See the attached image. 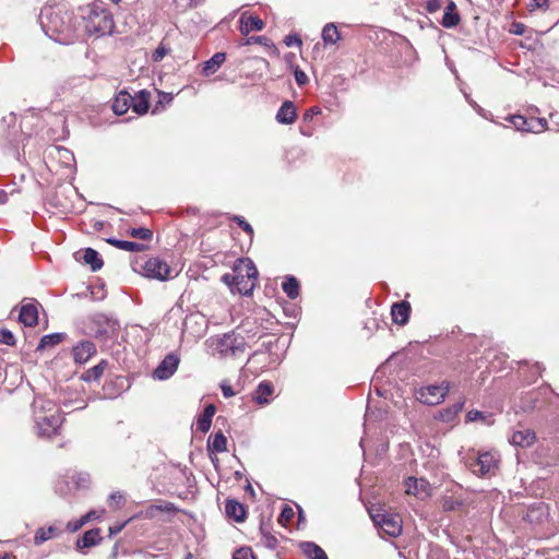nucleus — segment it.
I'll use <instances>...</instances> for the list:
<instances>
[{"mask_svg": "<svg viewBox=\"0 0 559 559\" xmlns=\"http://www.w3.org/2000/svg\"><path fill=\"white\" fill-rule=\"evenodd\" d=\"M40 25L45 34L56 43L69 45L78 38L73 14L69 11L44 9L40 13Z\"/></svg>", "mask_w": 559, "mask_h": 559, "instance_id": "f257e3e1", "label": "nucleus"}, {"mask_svg": "<svg viewBox=\"0 0 559 559\" xmlns=\"http://www.w3.org/2000/svg\"><path fill=\"white\" fill-rule=\"evenodd\" d=\"M33 412L38 436L51 438L58 433L63 419L51 401L36 399Z\"/></svg>", "mask_w": 559, "mask_h": 559, "instance_id": "f03ea898", "label": "nucleus"}, {"mask_svg": "<svg viewBox=\"0 0 559 559\" xmlns=\"http://www.w3.org/2000/svg\"><path fill=\"white\" fill-rule=\"evenodd\" d=\"M83 19L85 31L90 35L100 37L112 33L115 26L112 14L103 2L88 5Z\"/></svg>", "mask_w": 559, "mask_h": 559, "instance_id": "7ed1b4c3", "label": "nucleus"}, {"mask_svg": "<svg viewBox=\"0 0 559 559\" xmlns=\"http://www.w3.org/2000/svg\"><path fill=\"white\" fill-rule=\"evenodd\" d=\"M450 390V383L444 381L440 385L429 384L415 390V397L426 405H438L442 403Z\"/></svg>", "mask_w": 559, "mask_h": 559, "instance_id": "20e7f679", "label": "nucleus"}, {"mask_svg": "<svg viewBox=\"0 0 559 559\" xmlns=\"http://www.w3.org/2000/svg\"><path fill=\"white\" fill-rule=\"evenodd\" d=\"M498 459L495 453L484 452L467 461V466L473 474L479 477H489L498 467Z\"/></svg>", "mask_w": 559, "mask_h": 559, "instance_id": "39448f33", "label": "nucleus"}, {"mask_svg": "<svg viewBox=\"0 0 559 559\" xmlns=\"http://www.w3.org/2000/svg\"><path fill=\"white\" fill-rule=\"evenodd\" d=\"M215 348L222 355L236 356L245 352L246 344L243 337L237 336L234 333H226L217 338Z\"/></svg>", "mask_w": 559, "mask_h": 559, "instance_id": "423d86ee", "label": "nucleus"}, {"mask_svg": "<svg viewBox=\"0 0 559 559\" xmlns=\"http://www.w3.org/2000/svg\"><path fill=\"white\" fill-rule=\"evenodd\" d=\"M372 520L377 523L385 534L396 537L402 533L401 520L391 514H372Z\"/></svg>", "mask_w": 559, "mask_h": 559, "instance_id": "0eeeda50", "label": "nucleus"}, {"mask_svg": "<svg viewBox=\"0 0 559 559\" xmlns=\"http://www.w3.org/2000/svg\"><path fill=\"white\" fill-rule=\"evenodd\" d=\"M143 270L147 277L159 281L167 280L170 272L168 264L158 258L148 259L144 263Z\"/></svg>", "mask_w": 559, "mask_h": 559, "instance_id": "6e6552de", "label": "nucleus"}, {"mask_svg": "<svg viewBox=\"0 0 559 559\" xmlns=\"http://www.w3.org/2000/svg\"><path fill=\"white\" fill-rule=\"evenodd\" d=\"M179 358L175 354H168L154 370L153 376L158 380L169 379L177 370Z\"/></svg>", "mask_w": 559, "mask_h": 559, "instance_id": "1a4fd4ad", "label": "nucleus"}, {"mask_svg": "<svg viewBox=\"0 0 559 559\" xmlns=\"http://www.w3.org/2000/svg\"><path fill=\"white\" fill-rule=\"evenodd\" d=\"M96 352L95 344L88 340L81 341L72 348L73 359L79 365L87 362Z\"/></svg>", "mask_w": 559, "mask_h": 559, "instance_id": "9d476101", "label": "nucleus"}, {"mask_svg": "<svg viewBox=\"0 0 559 559\" xmlns=\"http://www.w3.org/2000/svg\"><path fill=\"white\" fill-rule=\"evenodd\" d=\"M234 273H236V281L234 285V293L237 292L241 295H251L255 284L251 278L243 275L240 265H235Z\"/></svg>", "mask_w": 559, "mask_h": 559, "instance_id": "9b49d317", "label": "nucleus"}, {"mask_svg": "<svg viewBox=\"0 0 559 559\" xmlns=\"http://www.w3.org/2000/svg\"><path fill=\"white\" fill-rule=\"evenodd\" d=\"M411 305L406 300L395 302L391 307V317L394 323L405 325L409 320Z\"/></svg>", "mask_w": 559, "mask_h": 559, "instance_id": "f8f14e48", "label": "nucleus"}, {"mask_svg": "<svg viewBox=\"0 0 559 559\" xmlns=\"http://www.w3.org/2000/svg\"><path fill=\"white\" fill-rule=\"evenodd\" d=\"M19 321L25 326H35L38 323V310L34 302L23 304L20 309Z\"/></svg>", "mask_w": 559, "mask_h": 559, "instance_id": "ddd939ff", "label": "nucleus"}, {"mask_svg": "<svg viewBox=\"0 0 559 559\" xmlns=\"http://www.w3.org/2000/svg\"><path fill=\"white\" fill-rule=\"evenodd\" d=\"M461 16L457 12L456 4L453 0H449L444 7L441 25L444 28H453L459 25Z\"/></svg>", "mask_w": 559, "mask_h": 559, "instance_id": "4468645a", "label": "nucleus"}, {"mask_svg": "<svg viewBox=\"0 0 559 559\" xmlns=\"http://www.w3.org/2000/svg\"><path fill=\"white\" fill-rule=\"evenodd\" d=\"M297 118L296 107L292 100H285L276 114V121L281 124H292Z\"/></svg>", "mask_w": 559, "mask_h": 559, "instance_id": "2eb2a0df", "label": "nucleus"}, {"mask_svg": "<svg viewBox=\"0 0 559 559\" xmlns=\"http://www.w3.org/2000/svg\"><path fill=\"white\" fill-rule=\"evenodd\" d=\"M509 440L515 447L528 448L535 442L536 435L531 429L516 430Z\"/></svg>", "mask_w": 559, "mask_h": 559, "instance_id": "dca6fc26", "label": "nucleus"}, {"mask_svg": "<svg viewBox=\"0 0 559 559\" xmlns=\"http://www.w3.org/2000/svg\"><path fill=\"white\" fill-rule=\"evenodd\" d=\"M240 31L243 35H248L253 31H262L264 27V22L257 15L247 16L246 13H242L240 16Z\"/></svg>", "mask_w": 559, "mask_h": 559, "instance_id": "f3484780", "label": "nucleus"}, {"mask_svg": "<svg viewBox=\"0 0 559 559\" xmlns=\"http://www.w3.org/2000/svg\"><path fill=\"white\" fill-rule=\"evenodd\" d=\"M0 129L2 131L3 140L8 143L13 141V135L16 131V115L14 112H10L8 116H4L0 122Z\"/></svg>", "mask_w": 559, "mask_h": 559, "instance_id": "a211bd4d", "label": "nucleus"}, {"mask_svg": "<svg viewBox=\"0 0 559 559\" xmlns=\"http://www.w3.org/2000/svg\"><path fill=\"white\" fill-rule=\"evenodd\" d=\"M100 528H92L86 531L78 540H76V549L82 550L84 548H90L96 546L100 543Z\"/></svg>", "mask_w": 559, "mask_h": 559, "instance_id": "6ab92c4d", "label": "nucleus"}, {"mask_svg": "<svg viewBox=\"0 0 559 559\" xmlns=\"http://www.w3.org/2000/svg\"><path fill=\"white\" fill-rule=\"evenodd\" d=\"M406 492L408 495L420 496L428 495L429 483L424 478L408 477L405 481Z\"/></svg>", "mask_w": 559, "mask_h": 559, "instance_id": "aec40b11", "label": "nucleus"}, {"mask_svg": "<svg viewBox=\"0 0 559 559\" xmlns=\"http://www.w3.org/2000/svg\"><path fill=\"white\" fill-rule=\"evenodd\" d=\"M132 104V95L126 91H121L115 97L112 110L116 115H123L128 111Z\"/></svg>", "mask_w": 559, "mask_h": 559, "instance_id": "412c9836", "label": "nucleus"}, {"mask_svg": "<svg viewBox=\"0 0 559 559\" xmlns=\"http://www.w3.org/2000/svg\"><path fill=\"white\" fill-rule=\"evenodd\" d=\"M131 108L138 115H144L150 108V93L140 91L135 96H132Z\"/></svg>", "mask_w": 559, "mask_h": 559, "instance_id": "4be33fe9", "label": "nucleus"}, {"mask_svg": "<svg viewBox=\"0 0 559 559\" xmlns=\"http://www.w3.org/2000/svg\"><path fill=\"white\" fill-rule=\"evenodd\" d=\"M226 60L225 52H216L203 63L202 74L209 76L214 74Z\"/></svg>", "mask_w": 559, "mask_h": 559, "instance_id": "5701e85b", "label": "nucleus"}, {"mask_svg": "<svg viewBox=\"0 0 559 559\" xmlns=\"http://www.w3.org/2000/svg\"><path fill=\"white\" fill-rule=\"evenodd\" d=\"M300 549L308 559H329L325 551L313 542H302Z\"/></svg>", "mask_w": 559, "mask_h": 559, "instance_id": "b1692460", "label": "nucleus"}, {"mask_svg": "<svg viewBox=\"0 0 559 559\" xmlns=\"http://www.w3.org/2000/svg\"><path fill=\"white\" fill-rule=\"evenodd\" d=\"M108 367V361L103 359L96 366L84 371L80 379L84 382L97 381L103 376L105 369Z\"/></svg>", "mask_w": 559, "mask_h": 559, "instance_id": "393cba45", "label": "nucleus"}, {"mask_svg": "<svg viewBox=\"0 0 559 559\" xmlns=\"http://www.w3.org/2000/svg\"><path fill=\"white\" fill-rule=\"evenodd\" d=\"M225 512L227 516L234 519L236 522H242L246 518L243 506L236 500H227L225 504Z\"/></svg>", "mask_w": 559, "mask_h": 559, "instance_id": "a878e982", "label": "nucleus"}, {"mask_svg": "<svg viewBox=\"0 0 559 559\" xmlns=\"http://www.w3.org/2000/svg\"><path fill=\"white\" fill-rule=\"evenodd\" d=\"M106 241L118 249L129 252H141L146 248L144 245L139 242L120 240L116 238H108Z\"/></svg>", "mask_w": 559, "mask_h": 559, "instance_id": "bb28decb", "label": "nucleus"}, {"mask_svg": "<svg viewBox=\"0 0 559 559\" xmlns=\"http://www.w3.org/2000/svg\"><path fill=\"white\" fill-rule=\"evenodd\" d=\"M274 388L270 382L263 381L261 382L253 395V400L258 404H267L270 402L269 396L273 394Z\"/></svg>", "mask_w": 559, "mask_h": 559, "instance_id": "cd10ccee", "label": "nucleus"}, {"mask_svg": "<svg viewBox=\"0 0 559 559\" xmlns=\"http://www.w3.org/2000/svg\"><path fill=\"white\" fill-rule=\"evenodd\" d=\"M66 337H67L66 333H51V334L44 335L40 338L36 350L41 352V350H45L46 348L53 347V346L58 345L59 343H61Z\"/></svg>", "mask_w": 559, "mask_h": 559, "instance_id": "c85d7f7f", "label": "nucleus"}, {"mask_svg": "<svg viewBox=\"0 0 559 559\" xmlns=\"http://www.w3.org/2000/svg\"><path fill=\"white\" fill-rule=\"evenodd\" d=\"M83 261L91 266L93 272L99 271L104 264L99 253L92 248H86L84 250Z\"/></svg>", "mask_w": 559, "mask_h": 559, "instance_id": "c756f323", "label": "nucleus"}, {"mask_svg": "<svg viewBox=\"0 0 559 559\" xmlns=\"http://www.w3.org/2000/svg\"><path fill=\"white\" fill-rule=\"evenodd\" d=\"M59 531L56 526H49L47 528L39 527L34 536V544L36 546H39L47 542L48 539L52 538L53 536L58 535Z\"/></svg>", "mask_w": 559, "mask_h": 559, "instance_id": "7c9ffc66", "label": "nucleus"}, {"mask_svg": "<svg viewBox=\"0 0 559 559\" xmlns=\"http://www.w3.org/2000/svg\"><path fill=\"white\" fill-rule=\"evenodd\" d=\"M175 504L171 502H162L158 504H151L144 511V516L147 519H153L157 515L158 512H173L175 511Z\"/></svg>", "mask_w": 559, "mask_h": 559, "instance_id": "2f4dec72", "label": "nucleus"}, {"mask_svg": "<svg viewBox=\"0 0 559 559\" xmlns=\"http://www.w3.org/2000/svg\"><path fill=\"white\" fill-rule=\"evenodd\" d=\"M207 449L214 452H225L227 450V439L222 431L216 432L207 442Z\"/></svg>", "mask_w": 559, "mask_h": 559, "instance_id": "473e14b6", "label": "nucleus"}, {"mask_svg": "<svg viewBox=\"0 0 559 559\" xmlns=\"http://www.w3.org/2000/svg\"><path fill=\"white\" fill-rule=\"evenodd\" d=\"M282 288L290 299H296L299 296V283L294 276H287L282 284Z\"/></svg>", "mask_w": 559, "mask_h": 559, "instance_id": "72a5a7b5", "label": "nucleus"}, {"mask_svg": "<svg viewBox=\"0 0 559 559\" xmlns=\"http://www.w3.org/2000/svg\"><path fill=\"white\" fill-rule=\"evenodd\" d=\"M510 122L519 131L535 132L536 130L535 126L532 124L531 120H527L525 117L521 115L511 116Z\"/></svg>", "mask_w": 559, "mask_h": 559, "instance_id": "f704fd0d", "label": "nucleus"}, {"mask_svg": "<svg viewBox=\"0 0 559 559\" xmlns=\"http://www.w3.org/2000/svg\"><path fill=\"white\" fill-rule=\"evenodd\" d=\"M338 39L340 33L335 24H326L322 29V40L324 44H335Z\"/></svg>", "mask_w": 559, "mask_h": 559, "instance_id": "c9c22d12", "label": "nucleus"}, {"mask_svg": "<svg viewBox=\"0 0 559 559\" xmlns=\"http://www.w3.org/2000/svg\"><path fill=\"white\" fill-rule=\"evenodd\" d=\"M466 418L468 421L484 420L487 425L492 424V415L477 409H472L467 413Z\"/></svg>", "mask_w": 559, "mask_h": 559, "instance_id": "e433bc0d", "label": "nucleus"}, {"mask_svg": "<svg viewBox=\"0 0 559 559\" xmlns=\"http://www.w3.org/2000/svg\"><path fill=\"white\" fill-rule=\"evenodd\" d=\"M239 262L242 265L241 269L242 267L245 269L243 275L247 276L248 278H251L252 281L257 280L258 270H257L254 263L249 259H247L246 261L240 260Z\"/></svg>", "mask_w": 559, "mask_h": 559, "instance_id": "4c0bfd02", "label": "nucleus"}, {"mask_svg": "<svg viewBox=\"0 0 559 559\" xmlns=\"http://www.w3.org/2000/svg\"><path fill=\"white\" fill-rule=\"evenodd\" d=\"M129 234L133 238H139L143 240H150L153 237V231L144 227L132 228L130 229Z\"/></svg>", "mask_w": 559, "mask_h": 559, "instance_id": "58836bf2", "label": "nucleus"}, {"mask_svg": "<svg viewBox=\"0 0 559 559\" xmlns=\"http://www.w3.org/2000/svg\"><path fill=\"white\" fill-rule=\"evenodd\" d=\"M251 44H259V45H263L265 47H270V48H273L274 51H276V47L275 45L265 36H251L249 37L245 45H251Z\"/></svg>", "mask_w": 559, "mask_h": 559, "instance_id": "ea45409f", "label": "nucleus"}, {"mask_svg": "<svg viewBox=\"0 0 559 559\" xmlns=\"http://www.w3.org/2000/svg\"><path fill=\"white\" fill-rule=\"evenodd\" d=\"M294 509L289 506H285L280 514L278 522L283 525H286L294 519Z\"/></svg>", "mask_w": 559, "mask_h": 559, "instance_id": "a19ab883", "label": "nucleus"}, {"mask_svg": "<svg viewBox=\"0 0 559 559\" xmlns=\"http://www.w3.org/2000/svg\"><path fill=\"white\" fill-rule=\"evenodd\" d=\"M463 506L462 501L447 497L442 500V508L444 511H455Z\"/></svg>", "mask_w": 559, "mask_h": 559, "instance_id": "79ce46f5", "label": "nucleus"}, {"mask_svg": "<svg viewBox=\"0 0 559 559\" xmlns=\"http://www.w3.org/2000/svg\"><path fill=\"white\" fill-rule=\"evenodd\" d=\"M212 425V418L200 415L197 421V430L200 432H207Z\"/></svg>", "mask_w": 559, "mask_h": 559, "instance_id": "37998d69", "label": "nucleus"}, {"mask_svg": "<svg viewBox=\"0 0 559 559\" xmlns=\"http://www.w3.org/2000/svg\"><path fill=\"white\" fill-rule=\"evenodd\" d=\"M15 337L10 330L0 329V343L9 346L15 345Z\"/></svg>", "mask_w": 559, "mask_h": 559, "instance_id": "c03bdc74", "label": "nucleus"}, {"mask_svg": "<svg viewBox=\"0 0 559 559\" xmlns=\"http://www.w3.org/2000/svg\"><path fill=\"white\" fill-rule=\"evenodd\" d=\"M233 559H254V556L251 548L241 547L234 552Z\"/></svg>", "mask_w": 559, "mask_h": 559, "instance_id": "a18cd8bd", "label": "nucleus"}, {"mask_svg": "<svg viewBox=\"0 0 559 559\" xmlns=\"http://www.w3.org/2000/svg\"><path fill=\"white\" fill-rule=\"evenodd\" d=\"M234 222L237 223V225L242 228L243 231H246L249 236L253 235V228L252 226L242 217V216H234Z\"/></svg>", "mask_w": 559, "mask_h": 559, "instance_id": "49530a36", "label": "nucleus"}, {"mask_svg": "<svg viewBox=\"0 0 559 559\" xmlns=\"http://www.w3.org/2000/svg\"><path fill=\"white\" fill-rule=\"evenodd\" d=\"M168 53V49L164 45H159L152 55V59L155 62H159Z\"/></svg>", "mask_w": 559, "mask_h": 559, "instance_id": "de8ad7c7", "label": "nucleus"}, {"mask_svg": "<svg viewBox=\"0 0 559 559\" xmlns=\"http://www.w3.org/2000/svg\"><path fill=\"white\" fill-rule=\"evenodd\" d=\"M284 43L288 47H292V46L300 47L302 45L301 38L297 34L287 35L284 39Z\"/></svg>", "mask_w": 559, "mask_h": 559, "instance_id": "09e8293b", "label": "nucleus"}, {"mask_svg": "<svg viewBox=\"0 0 559 559\" xmlns=\"http://www.w3.org/2000/svg\"><path fill=\"white\" fill-rule=\"evenodd\" d=\"M442 7L441 0H428L426 3V10L428 13H436Z\"/></svg>", "mask_w": 559, "mask_h": 559, "instance_id": "8fccbe9b", "label": "nucleus"}, {"mask_svg": "<svg viewBox=\"0 0 559 559\" xmlns=\"http://www.w3.org/2000/svg\"><path fill=\"white\" fill-rule=\"evenodd\" d=\"M294 75H295L296 83H297L299 86H302V85H305V84L308 82V76H307V74H306L302 70H300L299 68H297V69L295 70Z\"/></svg>", "mask_w": 559, "mask_h": 559, "instance_id": "3c124183", "label": "nucleus"}, {"mask_svg": "<svg viewBox=\"0 0 559 559\" xmlns=\"http://www.w3.org/2000/svg\"><path fill=\"white\" fill-rule=\"evenodd\" d=\"M221 281L226 284L230 290L234 293V285H235V281H236V273L235 274H230V273H226L222 276Z\"/></svg>", "mask_w": 559, "mask_h": 559, "instance_id": "603ef678", "label": "nucleus"}, {"mask_svg": "<svg viewBox=\"0 0 559 559\" xmlns=\"http://www.w3.org/2000/svg\"><path fill=\"white\" fill-rule=\"evenodd\" d=\"M123 501V496L119 492H112L110 496H109V504L110 506H115V507H119Z\"/></svg>", "mask_w": 559, "mask_h": 559, "instance_id": "864d4df0", "label": "nucleus"}, {"mask_svg": "<svg viewBox=\"0 0 559 559\" xmlns=\"http://www.w3.org/2000/svg\"><path fill=\"white\" fill-rule=\"evenodd\" d=\"M84 524V521H82V519H79L76 521H70L68 522L67 524V530L69 532H76L79 531Z\"/></svg>", "mask_w": 559, "mask_h": 559, "instance_id": "5fc2aeb1", "label": "nucleus"}, {"mask_svg": "<svg viewBox=\"0 0 559 559\" xmlns=\"http://www.w3.org/2000/svg\"><path fill=\"white\" fill-rule=\"evenodd\" d=\"M532 124L535 126V132H540L546 129L547 121L545 118L532 119Z\"/></svg>", "mask_w": 559, "mask_h": 559, "instance_id": "6e6d98bb", "label": "nucleus"}, {"mask_svg": "<svg viewBox=\"0 0 559 559\" xmlns=\"http://www.w3.org/2000/svg\"><path fill=\"white\" fill-rule=\"evenodd\" d=\"M263 540L266 547L274 549L277 546V539L271 534H265Z\"/></svg>", "mask_w": 559, "mask_h": 559, "instance_id": "4d7b16f0", "label": "nucleus"}, {"mask_svg": "<svg viewBox=\"0 0 559 559\" xmlns=\"http://www.w3.org/2000/svg\"><path fill=\"white\" fill-rule=\"evenodd\" d=\"M318 114H320V109L318 107H312L304 114L302 119H304V121H311L313 118V115H318Z\"/></svg>", "mask_w": 559, "mask_h": 559, "instance_id": "13d9d810", "label": "nucleus"}, {"mask_svg": "<svg viewBox=\"0 0 559 559\" xmlns=\"http://www.w3.org/2000/svg\"><path fill=\"white\" fill-rule=\"evenodd\" d=\"M221 389H222L224 397H226V399L231 397V396L235 395V391L228 384L222 383L221 384Z\"/></svg>", "mask_w": 559, "mask_h": 559, "instance_id": "bf43d9fd", "label": "nucleus"}, {"mask_svg": "<svg viewBox=\"0 0 559 559\" xmlns=\"http://www.w3.org/2000/svg\"><path fill=\"white\" fill-rule=\"evenodd\" d=\"M525 25L522 23H513L511 32L515 35H523L525 33Z\"/></svg>", "mask_w": 559, "mask_h": 559, "instance_id": "052dcab7", "label": "nucleus"}, {"mask_svg": "<svg viewBox=\"0 0 559 559\" xmlns=\"http://www.w3.org/2000/svg\"><path fill=\"white\" fill-rule=\"evenodd\" d=\"M464 403V400H461L454 403L452 406H450V408H452L451 414L456 416L463 409Z\"/></svg>", "mask_w": 559, "mask_h": 559, "instance_id": "680f3d73", "label": "nucleus"}, {"mask_svg": "<svg viewBox=\"0 0 559 559\" xmlns=\"http://www.w3.org/2000/svg\"><path fill=\"white\" fill-rule=\"evenodd\" d=\"M451 412L452 408L448 407L440 413V417L445 421H450L455 417V415H452Z\"/></svg>", "mask_w": 559, "mask_h": 559, "instance_id": "e2e57ef3", "label": "nucleus"}, {"mask_svg": "<svg viewBox=\"0 0 559 559\" xmlns=\"http://www.w3.org/2000/svg\"><path fill=\"white\" fill-rule=\"evenodd\" d=\"M215 412H216L215 406L213 404H209L207 406H205L202 415H204L205 417L213 418Z\"/></svg>", "mask_w": 559, "mask_h": 559, "instance_id": "0e129e2a", "label": "nucleus"}, {"mask_svg": "<svg viewBox=\"0 0 559 559\" xmlns=\"http://www.w3.org/2000/svg\"><path fill=\"white\" fill-rule=\"evenodd\" d=\"M127 523H128V522H124V523L119 524V525L111 526V527L109 528V535H110V536H114V535H116V534L120 533V532L123 530V527L126 526V524H127Z\"/></svg>", "mask_w": 559, "mask_h": 559, "instance_id": "69168bd1", "label": "nucleus"}, {"mask_svg": "<svg viewBox=\"0 0 559 559\" xmlns=\"http://www.w3.org/2000/svg\"><path fill=\"white\" fill-rule=\"evenodd\" d=\"M96 518H97L96 512L95 511H90L85 515H83L81 519H82V521H84V524H86L91 520L96 519Z\"/></svg>", "mask_w": 559, "mask_h": 559, "instance_id": "338daca9", "label": "nucleus"}, {"mask_svg": "<svg viewBox=\"0 0 559 559\" xmlns=\"http://www.w3.org/2000/svg\"><path fill=\"white\" fill-rule=\"evenodd\" d=\"M536 8H547L548 1L547 0H533Z\"/></svg>", "mask_w": 559, "mask_h": 559, "instance_id": "774afa93", "label": "nucleus"}]
</instances>
